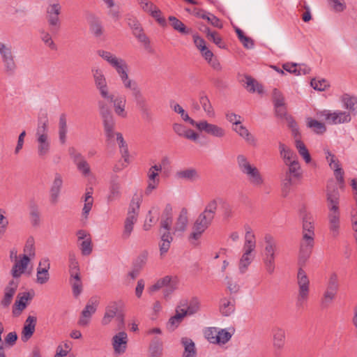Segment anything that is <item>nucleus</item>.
<instances>
[{
	"label": "nucleus",
	"mask_w": 357,
	"mask_h": 357,
	"mask_svg": "<svg viewBox=\"0 0 357 357\" xmlns=\"http://www.w3.org/2000/svg\"><path fill=\"white\" fill-rule=\"evenodd\" d=\"M340 192L333 181L326 186V202L328 209V228L333 237H337L340 227Z\"/></svg>",
	"instance_id": "1"
},
{
	"label": "nucleus",
	"mask_w": 357,
	"mask_h": 357,
	"mask_svg": "<svg viewBox=\"0 0 357 357\" xmlns=\"http://www.w3.org/2000/svg\"><path fill=\"white\" fill-rule=\"evenodd\" d=\"M314 220L310 213H305L302 216V238L300 241L299 264H305L310 258L314 245Z\"/></svg>",
	"instance_id": "2"
},
{
	"label": "nucleus",
	"mask_w": 357,
	"mask_h": 357,
	"mask_svg": "<svg viewBox=\"0 0 357 357\" xmlns=\"http://www.w3.org/2000/svg\"><path fill=\"white\" fill-rule=\"evenodd\" d=\"M256 248L255 235L252 232L250 227H245V242L243 247V255L239 260L238 269L241 274L245 273L248 266L250 265L255 258V252Z\"/></svg>",
	"instance_id": "3"
},
{
	"label": "nucleus",
	"mask_w": 357,
	"mask_h": 357,
	"mask_svg": "<svg viewBox=\"0 0 357 357\" xmlns=\"http://www.w3.org/2000/svg\"><path fill=\"white\" fill-rule=\"evenodd\" d=\"M236 162L240 172L246 176L252 186L258 188L264 183V179L259 169L255 165L251 164L245 155H238Z\"/></svg>",
	"instance_id": "4"
},
{
	"label": "nucleus",
	"mask_w": 357,
	"mask_h": 357,
	"mask_svg": "<svg viewBox=\"0 0 357 357\" xmlns=\"http://www.w3.org/2000/svg\"><path fill=\"white\" fill-rule=\"evenodd\" d=\"M264 240L263 263L266 271L269 275H272L275 269V259L278 254V245L276 239L270 234H266Z\"/></svg>",
	"instance_id": "5"
},
{
	"label": "nucleus",
	"mask_w": 357,
	"mask_h": 357,
	"mask_svg": "<svg viewBox=\"0 0 357 357\" xmlns=\"http://www.w3.org/2000/svg\"><path fill=\"white\" fill-rule=\"evenodd\" d=\"M298 264L300 267L298 269L296 275L298 295L296 297V305L298 307H303L309 298L310 282L306 272L303 268L305 264L301 266L299 264V261H298Z\"/></svg>",
	"instance_id": "6"
},
{
	"label": "nucleus",
	"mask_w": 357,
	"mask_h": 357,
	"mask_svg": "<svg viewBox=\"0 0 357 357\" xmlns=\"http://www.w3.org/2000/svg\"><path fill=\"white\" fill-rule=\"evenodd\" d=\"M100 115L102 120L105 135L107 140L112 142L118 132H114L116 123L109 106L104 101L98 102Z\"/></svg>",
	"instance_id": "7"
},
{
	"label": "nucleus",
	"mask_w": 357,
	"mask_h": 357,
	"mask_svg": "<svg viewBox=\"0 0 357 357\" xmlns=\"http://www.w3.org/2000/svg\"><path fill=\"white\" fill-rule=\"evenodd\" d=\"M179 279L176 275H166L156 281L155 284L149 287L148 291L150 294L155 292L162 287L163 297L168 299L172 293L178 287Z\"/></svg>",
	"instance_id": "8"
},
{
	"label": "nucleus",
	"mask_w": 357,
	"mask_h": 357,
	"mask_svg": "<svg viewBox=\"0 0 357 357\" xmlns=\"http://www.w3.org/2000/svg\"><path fill=\"white\" fill-rule=\"evenodd\" d=\"M113 319L116 322V328L123 330L125 327V316L124 314L119 309L116 302H111L106 308L104 316L101 320L102 326L109 325Z\"/></svg>",
	"instance_id": "9"
},
{
	"label": "nucleus",
	"mask_w": 357,
	"mask_h": 357,
	"mask_svg": "<svg viewBox=\"0 0 357 357\" xmlns=\"http://www.w3.org/2000/svg\"><path fill=\"white\" fill-rule=\"evenodd\" d=\"M97 54L115 69L121 79L128 75V67L124 59L119 58L112 52L103 50H98Z\"/></svg>",
	"instance_id": "10"
},
{
	"label": "nucleus",
	"mask_w": 357,
	"mask_h": 357,
	"mask_svg": "<svg viewBox=\"0 0 357 357\" xmlns=\"http://www.w3.org/2000/svg\"><path fill=\"white\" fill-rule=\"evenodd\" d=\"M317 116L329 125L347 123L351 121L350 113L341 110L324 109L319 112Z\"/></svg>",
	"instance_id": "11"
},
{
	"label": "nucleus",
	"mask_w": 357,
	"mask_h": 357,
	"mask_svg": "<svg viewBox=\"0 0 357 357\" xmlns=\"http://www.w3.org/2000/svg\"><path fill=\"white\" fill-rule=\"evenodd\" d=\"M288 166V169L285 173V176L282 181V195L287 197L290 191V188L293 184V180L301 178L302 175L301 166L298 161L294 160L285 164Z\"/></svg>",
	"instance_id": "12"
},
{
	"label": "nucleus",
	"mask_w": 357,
	"mask_h": 357,
	"mask_svg": "<svg viewBox=\"0 0 357 357\" xmlns=\"http://www.w3.org/2000/svg\"><path fill=\"white\" fill-rule=\"evenodd\" d=\"M61 6L58 1L50 3L46 8V19L52 32L59 31L61 27Z\"/></svg>",
	"instance_id": "13"
},
{
	"label": "nucleus",
	"mask_w": 357,
	"mask_h": 357,
	"mask_svg": "<svg viewBox=\"0 0 357 357\" xmlns=\"http://www.w3.org/2000/svg\"><path fill=\"white\" fill-rule=\"evenodd\" d=\"M91 72L95 86L98 90L101 97L102 98L112 99V93L109 92L103 71L98 68H93Z\"/></svg>",
	"instance_id": "14"
},
{
	"label": "nucleus",
	"mask_w": 357,
	"mask_h": 357,
	"mask_svg": "<svg viewBox=\"0 0 357 357\" xmlns=\"http://www.w3.org/2000/svg\"><path fill=\"white\" fill-rule=\"evenodd\" d=\"M0 55L6 72L9 75L13 74L16 69V64L14 61L11 45L0 42Z\"/></svg>",
	"instance_id": "15"
},
{
	"label": "nucleus",
	"mask_w": 357,
	"mask_h": 357,
	"mask_svg": "<svg viewBox=\"0 0 357 357\" xmlns=\"http://www.w3.org/2000/svg\"><path fill=\"white\" fill-rule=\"evenodd\" d=\"M220 199H213L209 201L204 210L197 216L202 222L210 227L212 224L218 209V204Z\"/></svg>",
	"instance_id": "16"
},
{
	"label": "nucleus",
	"mask_w": 357,
	"mask_h": 357,
	"mask_svg": "<svg viewBox=\"0 0 357 357\" xmlns=\"http://www.w3.org/2000/svg\"><path fill=\"white\" fill-rule=\"evenodd\" d=\"M111 342L114 354L116 356H121L126 353L128 347V337L125 331H121L115 334L112 337Z\"/></svg>",
	"instance_id": "17"
},
{
	"label": "nucleus",
	"mask_w": 357,
	"mask_h": 357,
	"mask_svg": "<svg viewBox=\"0 0 357 357\" xmlns=\"http://www.w3.org/2000/svg\"><path fill=\"white\" fill-rule=\"evenodd\" d=\"M195 126L200 131L204 132L215 137L222 138L225 136L226 132L224 128L218 125L208 123L207 121L196 122Z\"/></svg>",
	"instance_id": "18"
},
{
	"label": "nucleus",
	"mask_w": 357,
	"mask_h": 357,
	"mask_svg": "<svg viewBox=\"0 0 357 357\" xmlns=\"http://www.w3.org/2000/svg\"><path fill=\"white\" fill-rule=\"evenodd\" d=\"M324 153L330 167L334 171V175L337 181L340 184H344V171L340 167L339 160L328 149H324Z\"/></svg>",
	"instance_id": "19"
},
{
	"label": "nucleus",
	"mask_w": 357,
	"mask_h": 357,
	"mask_svg": "<svg viewBox=\"0 0 357 357\" xmlns=\"http://www.w3.org/2000/svg\"><path fill=\"white\" fill-rule=\"evenodd\" d=\"M162 171L160 165H155L149 168L148 171V185L146 188L145 193L149 195L153 190L156 189L160 179L158 178L159 172Z\"/></svg>",
	"instance_id": "20"
},
{
	"label": "nucleus",
	"mask_w": 357,
	"mask_h": 357,
	"mask_svg": "<svg viewBox=\"0 0 357 357\" xmlns=\"http://www.w3.org/2000/svg\"><path fill=\"white\" fill-rule=\"evenodd\" d=\"M69 154L73 160L74 163L76 165L77 169L82 172L84 176H88L90 174V167L84 156L74 148L69 149Z\"/></svg>",
	"instance_id": "21"
},
{
	"label": "nucleus",
	"mask_w": 357,
	"mask_h": 357,
	"mask_svg": "<svg viewBox=\"0 0 357 357\" xmlns=\"http://www.w3.org/2000/svg\"><path fill=\"white\" fill-rule=\"evenodd\" d=\"M50 268V264L48 259H43L40 261L36 273V282L38 284H43L48 282Z\"/></svg>",
	"instance_id": "22"
},
{
	"label": "nucleus",
	"mask_w": 357,
	"mask_h": 357,
	"mask_svg": "<svg viewBox=\"0 0 357 357\" xmlns=\"http://www.w3.org/2000/svg\"><path fill=\"white\" fill-rule=\"evenodd\" d=\"M273 347L275 350H282L285 345V331L279 326H275L271 331Z\"/></svg>",
	"instance_id": "23"
},
{
	"label": "nucleus",
	"mask_w": 357,
	"mask_h": 357,
	"mask_svg": "<svg viewBox=\"0 0 357 357\" xmlns=\"http://www.w3.org/2000/svg\"><path fill=\"white\" fill-rule=\"evenodd\" d=\"M33 298L29 292H23L19 294L13 307V314L14 316H19L22 312L26 307L28 301Z\"/></svg>",
	"instance_id": "24"
},
{
	"label": "nucleus",
	"mask_w": 357,
	"mask_h": 357,
	"mask_svg": "<svg viewBox=\"0 0 357 357\" xmlns=\"http://www.w3.org/2000/svg\"><path fill=\"white\" fill-rule=\"evenodd\" d=\"M37 323V317L35 316H28L25 320L21 335L22 341L27 342L33 335Z\"/></svg>",
	"instance_id": "25"
},
{
	"label": "nucleus",
	"mask_w": 357,
	"mask_h": 357,
	"mask_svg": "<svg viewBox=\"0 0 357 357\" xmlns=\"http://www.w3.org/2000/svg\"><path fill=\"white\" fill-rule=\"evenodd\" d=\"M208 227H209L197 218L192 226V231L188 237L191 243L195 244V242L201 238L202 234Z\"/></svg>",
	"instance_id": "26"
},
{
	"label": "nucleus",
	"mask_w": 357,
	"mask_h": 357,
	"mask_svg": "<svg viewBox=\"0 0 357 357\" xmlns=\"http://www.w3.org/2000/svg\"><path fill=\"white\" fill-rule=\"evenodd\" d=\"M112 99L104 98L108 102H113L114 109L116 114L120 117L126 118L127 116V112H126V100L125 96H118L115 97L114 94L112 93Z\"/></svg>",
	"instance_id": "27"
},
{
	"label": "nucleus",
	"mask_w": 357,
	"mask_h": 357,
	"mask_svg": "<svg viewBox=\"0 0 357 357\" xmlns=\"http://www.w3.org/2000/svg\"><path fill=\"white\" fill-rule=\"evenodd\" d=\"M48 123L49 121L47 119V113H45L40 116L38 119V125L36 132V139H44L49 137L48 135Z\"/></svg>",
	"instance_id": "28"
},
{
	"label": "nucleus",
	"mask_w": 357,
	"mask_h": 357,
	"mask_svg": "<svg viewBox=\"0 0 357 357\" xmlns=\"http://www.w3.org/2000/svg\"><path fill=\"white\" fill-rule=\"evenodd\" d=\"M232 129L241 137H242L248 144L254 147L257 146V140L256 137L252 134H251L249 130L241 123L233 126Z\"/></svg>",
	"instance_id": "29"
},
{
	"label": "nucleus",
	"mask_w": 357,
	"mask_h": 357,
	"mask_svg": "<svg viewBox=\"0 0 357 357\" xmlns=\"http://www.w3.org/2000/svg\"><path fill=\"white\" fill-rule=\"evenodd\" d=\"M18 287V282L12 280L9 282L8 285L5 288L4 296L1 301V305L4 307H7L12 302L13 298L16 292Z\"/></svg>",
	"instance_id": "30"
},
{
	"label": "nucleus",
	"mask_w": 357,
	"mask_h": 357,
	"mask_svg": "<svg viewBox=\"0 0 357 357\" xmlns=\"http://www.w3.org/2000/svg\"><path fill=\"white\" fill-rule=\"evenodd\" d=\"M29 261L30 259L26 255H24L19 260L16 259L11 270L13 277L15 278L20 277L26 270Z\"/></svg>",
	"instance_id": "31"
},
{
	"label": "nucleus",
	"mask_w": 357,
	"mask_h": 357,
	"mask_svg": "<svg viewBox=\"0 0 357 357\" xmlns=\"http://www.w3.org/2000/svg\"><path fill=\"white\" fill-rule=\"evenodd\" d=\"M133 96L142 114L146 118L150 117V109L146 98L144 97L140 90H135Z\"/></svg>",
	"instance_id": "32"
},
{
	"label": "nucleus",
	"mask_w": 357,
	"mask_h": 357,
	"mask_svg": "<svg viewBox=\"0 0 357 357\" xmlns=\"http://www.w3.org/2000/svg\"><path fill=\"white\" fill-rule=\"evenodd\" d=\"M176 177L178 179L190 182H195L200 179V174L197 169L194 168H188L178 171L176 173Z\"/></svg>",
	"instance_id": "33"
},
{
	"label": "nucleus",
	"mask_w": 357,
	"mask_h": 357,
	"mask_svg": "<svg viewBox=\"0 0 357 357\" xmlns=\"http://www.w3.org/2000/svg\"><path fill=\"white\" fill-rule=\"evenodd\" d=\"M141 203V196L135 195L130 202L126 218L137 220Z\"/></svg>",
	"instance_id": "34"
},
{
	"label": "nucleus",
	"mask_w": 357,
	"mask_h": 357,
	"mask_svg": "<svg viewBox=\"0 0 357 357\" xmlns=\"http://www.w3.org/2000/svg\"><path fill=\"white\" fill-rule=\"evenodd\" d=\"M188 223V210L185 208H183L176 219V222L174 227V233L184 231L187 227Z\"/></svg>",
	"instance_id": "35"
},
{
	"label": "nucleus",
	"mask_w": 357,
	"mask_h": 357,
	"mask_svg": "<svg viewBox=\"0 0 357 357\" xmlns=\"http://www.w3.org/2000/svg\"><path fill=\"white\" fill-rule=\"evenodd\" d=\"M245 79H241V82L244 83L245 88L250 93L257 92L262 93L264 91L263 86L259 84L255 79L249 75H245Z\"/></svg>",
	"instance_id": "36"
},
{
	"label": "nucleus",
	"mask_w": 357,
	"mask_h": 357,
	"mask_svg": "<svg viewBox=\"0 0 357 357\" xmlns=\"http://www.w3.org/2000/svg\"><path fill=\"white\" fill-rule=\"evenodd\" d=\"M37 153L40 158L45 159L47 156L50 151V138L38 139H36Z\"/></svg>",
	"instance_id": "37"
},
{
	"label": "nucleus",
	"mask_w": 357,
	"mask_h": 357,
	"mask_svg": "<svg viewBox=\"0 0 357 357\" xmlns=\"http://www.w3.org/2000/svg\"><path fill=\"white\" fill-rule=\"evenodd\" d=\"M342 102L345 109L349 110L347 112L350 113V116H355L357 113V98L351 96L348 94H344L342 96Z\"/></svg>",
	"instance_id": "38"
},
{
	"label": "nucleus",
	"mask_w": 357,
	"mask_h": 357,
	"mask_svg": "<svg viewBox=\"0 0 357 357\" xmlns=\"http://www.w3.org/2000/svg\"><path fill=\"white\" fill-rule=\"evenodd\" d=\"M181 344L184 347V351L182 357H195L197 351L194 342L188 337H182L181 340Z\"/></svg>",
	"instance_id": "39"
},
{
	"label": "nucleus",
	"mask_w": 357,
	"mask_h": 357,
	"mask_svg": "<svg viewBox=\"0 0 357 357\" xmlns=\"http://www.w3.org/2000/svg\"><path fill=\"white\" fill-rule=\"evenodd\" d=\"M121 197V185L116 181L112 180L110 183L109 193L107 197L108 204H110Z\"/></svg>",
	"instance_id": "40"
},
{
	"label": "nucleus",
	"mask_w": 357,
	"mask_h": 357,
	"mask_svg": "<svg viewBox=\"0 0 357 357\" xmlns=\"http://www.w3.org/2000/svg\"><path fill=\"white\" fill-rule=\"evenodd\" d=\"M199 101L206 115L209 117H214L215 115V111L205 92L199 93Z\"/></svg>",
	"instance_id": "41"
},
{
	"label": "nucleus",
	"mask_w": 357,
	"mask_h": 357,
	"mask_svg": "<svg viewBox=\"0 0 357 357\" xmlns=\"http://www.w3.org/2000/svg\"><path fill=\"white\" fill-rule=\"evenodd\" d=\"M149 357H162L163 354L162 342L158 338L153 339L149 347Z\"/></svg>",
	"instance_id": "42"
},
{
	"label": "nucleus",
	"mask_w": 357,
	"mask_h": 357,
	"mask_svg": "<svg viewBox=\"0 0 357 357\" xmlns=\"http://www.w3.org/2000/svg\"><path fill=\"white\" fill-rule=\"evenodd\" d=\"M279 149L280 156L282 158L284 164H287L291 161L296 160V153L289 148H288L285 144L280 142Z\"/></svg>",
	"instance_id": "43"
},
{
	"label": "nucleus",
	"mask_w": 357,
	"mask_h": 357,
	"mask_svg": "<svg viewBox=\"0 0 357 357\" xmlns=\"http://www.w3.org/2000/svg\"><path fill=\"white\" fill-rule=\"evenodd\" d=\"M116 139L119 144L120 152L123 160L126 163L129 162V151L128 144L123 139V137L121 132L116 134Z\"/></svg>",
	"instance_id": "44"
},
{
	"label": "nucleus",
	"mask_w": 357,
	"mask_h": 357,
	"mask_svg": "<svg viewBox=\"0 0 357 357\" xmlns=\"http://www.w3.org/2000/svg\"><path fill=\"white\" fill-rule=\"evenodd\" d=\"M220 310L224 316H229L235 310L234 301H231L227 298H223L220 301Z\"/></svg>",
	"instance_id": "45"
},
{
	"label": "nucleus",
	"mask_w": 357,
	"mask_h": 357,
	"mask_svg": "<svg viewBox=\"0 0 357 357\" xmlns=\"http://www.w3.org/2000/svg\"><path fill=\"white\" fill-rule=\"evenodd\" d=\"M67 122H66V116L65 114H62L59 117V140L61 144H64L66 140V134H67Z\"/></svg>",
	"instance_id": "46"
},
{
	"label": "nucleus",
	"mask_w": 357,
	"mask_h": 357,
	"mask_svg": "<svg viewBox=\"0 0 357 357\" xmlns=\"http://www.w3.org/2000/svg\"><path fill=\"white\" fill-rule=\"evenodd\" d=\"M337 292L325 289L321 298L322 307H328L335 299Z\"/></svg>",
	"instance_id": "47"
},
{
	"label": "nucleus",
	"mask_w": 357,
	"mask_h": 357,
	"mask_svg": "<svg viewBox=\"0 0 357 357\" xmlns=\"http://www.w3.org/2000/svg\"><path fill=\"white\" fill-rule=\"evenodd\" d=\"M169 20L172 22V27L177 31L183 34H189L191 29L185 26V25L179 20L174 16H170Z\"/></svg>",
	"instance_id": "48"
},
{
	"label": "nucleus",
	"mask_w": 357,
	"mask_h": 357,
	"mask_svg": "<svg viewBox=\"0 0 357 357\" xmlns=\"http://www.w3.org/2000/svg\"><path fill=\"white\" fill-rule=\"evenodd\" d=\"M295 146L300 155L306 163H309L311 161V156L305 144L300 139H296Z\"/></svg>",
	"instance_id": "49"
},
{
	"label": "nucleus",
	"mask_w": 357,
	"mask_h": 357,
	"mask_svg": "<svg viewBox=\"0 0 357 357\" xmlns=\"http://www.w3.org/2000/svg\"><path fill=\"white\" fill-rule=\"evenodd\" d=\"M134 36L138 40L139 42L142 43L146 49L150 47V40L144 32L142 26L138 27L132 31Z\"/></svg>",
	"instance_id": "50"
},
{
	"label": "nucleus",
	"mask_w": 357,
	"mask_h": 357,
	"mask_svg": "<svg viewBox=\"0 0 357 357\" xmlns=\"http://www.w3.org/2000/svg\"><path fill=\"white\" fill-rule=\"evenodd\" d=\"M171 107L175 112L181 115V119L184 121L188 122L190 125L195 126L196 121L188 116V113L183 109V108L179 104H171Z\"/></svg>",
	"instance_id": "51"
},
{
	"label": "nucleus",
	"mask_w": 357,
	"mask_h": 357,
	"mask_svg": "<svg viewBox=\"0 0 357 357\" xmlns=\"http://www.w3.org/2000/svg\"><path fill=\"white\" fill-rule=\"evenodd\" d=\"M136 222L137 220L129 219L128 218H126L124 221L123 230L121 234L123 239L126 240L130 236Z\"/></svg>",
	"instance_id": "52"
},
{
	"label": "nucleus",
	"mask_w": 357,
	"mask_h": 357,
	"mask_svg": "<svg viewBox=\"0 0 357 357\" xmlns=\"http://www.w3.org/2000/svg\"><path fill=\"white\" fill-rule=\"evenodd\" d=\"M307 126L313 130L317 134H323L326 132V128L324 123L315 119H308Z\"/></svg>",
	"instance_id": "53"
},
{
	"label": "nucleus",
	"mask_w": 357,
	"mask_h": 357,
	"mask_svg": "<svg viewBox=\"0 0 357 357\" xmlns=\"http://www.w3.org/2000/svg\"><path fill=\"white\" fill-rule=\"evenodd\" d=\"M340 283L338 276L336 273H332L328 279L326 289L338 292Z\"/></svg>",
	"instance_id": "54"
},
{
	"label": "nucleus",
	"mask_w": 357,
	"mask_h": 357,
	"mask_svg": "<svg viewBox=\"0 0 357 357\" xmlns=\"http://www.w3.org/2000/svg\"><path fill=\"white\" fill-rule=\"evenodd\" d=\"M93 203V199L92 197V193L87 192L85 194L84 205L82 209V215L86 219L92 208Z\"/></svg>",
	"instance_id": "55"
},
{
	"label": "nucleus",
	"mask_w": 357,
	"mask_h": 357,
	"mask_svg": "<svg viewBox=\"0 0 357 357\" xmlns=\"http://www.w3.org/2000/svg\"><path fill=\"white\" fill-rule=\"evenodd\" d=\"M206 33L207 38L209 40L213 41L216 45L220 48H224L225 45L222 42V38L215 31H211L208 28H206Z\"/></svg>",
	"instance_id": "56"
},
{
	"label": "nucleus",
	"mask_w": 357,
	"mask_h": 357,
	"mask_svg": "<svg viewBox=\"0 0 357 357\" xmlns=\"http://www.w3.org/2000/svg\"><path fill=\"white\" fill-rule=\"evenodd\" d=\"M5 213L4 210L0 209V239L5 235L9 225L8 218L4 215Z\"/></svg>",
	"instance_id": "57"
},
{
	"label": "nucleus",
	"mask_w": 357,
	"mask_h": 357,
	"mask_svg": "<svg viewBox=\"0 0 357 357\" xmlns=\"http://www.w3.org/2000/svg\"><path fill=\"white\" fill-rule=\"evenodd\" d=\"M79 248L81 250V252L83 255L88 256L91 255L92 252V241L91 237L86 238L85 240H84L80 245Z\"/></svg>",
	"instance_id": "58"
},
{
	"label": "nucleus",
	"mask_w": 357,
	"mask_h": 357,
	"mask_svg": "<svg viewBox=\"0 0 357 357\" xmlns=\"http://www.w3.org/2000/svg\"><path fill=\"white\" fill-rule=\"evenodd\" d=\"M200 308V302L196 297L192 298L190 302L187 301V309L189 315H192L197 313Z\"/></svg>",
	"instance_id": "59"
},
{
	"label": "nucleus",
	"mask_w": 357,
	"mask_h": 357,
	"mask_svg": "<svg viewBox=\"0 0 357 357\" xmlns=\"http://www.w3.org/2000/svg\"><path fill=\"white\" fill-rule=\"evenodd\" d=\"M218 334V329L214 327L208 328L204 332L206 338L213 344H217Z\"/></svg>",
	"instance_id": "60"
},
{
	"label": "nucleus",
	"mask_w": 357,
	"mask_h": 357,
	"mask_svg": "<svg viewBox=\"0 0 357 357\" xmlns=\"http://www.w3.org/2000/svg\"><path fill=\"white\" fill-rule=\"evenodd\" d=\"M99 301L97 297H92L87 302L83 311L89 312L92 315L96 312Z\"/></svg>",
	"instance_id": "61"
},
{
	"label": "nucleus",
	"mask_w": 357,
	"mask_h": 357,
	"mask_svg": "<svg viewBox=\"0 0 357 357\" xmlns=\"http://www.w3.org/2000/svg\"><path fill=\"white\" fill-rule=\"evenodd\" d=\"M79 265L76 258V255L73 252L68 254V272L79 271Z\"/></svg>",
	"instance_id": "62"
},
{
	"label": "nucleus",
	"mask_w": 357,
	"mask_h": 357,
	"mask_svg": "<svg viewBox=\"0 0 357 357\" xmlns=\"http://www.w3.org/2000/svg\"><path fill=\"white\" fill-rule=\"evenodd\" d=\"M201 18L206 20L211 24L215 27H222V23L220 20L216 16L210 13H202L201 15Z\"/></svg>",
	"instance_id": "63"
},
{
	"label": "nucleus",
	"mask_w": 357,
	"mask_h": 357,
	"mask_svg": "<svg viewBox=\"0 0 357 357\" xmlns=\"http://www.w3.org/2000/svg\"><path fill=\"white\" fill-rule=\"evenodd\" d=\"M310 84L314 89L320 91H324L329 86L328 82L326 79H322L318 80L315 78L311 80Z\"/></svg>",
	"instance_id": "64"
}]
</instances>
